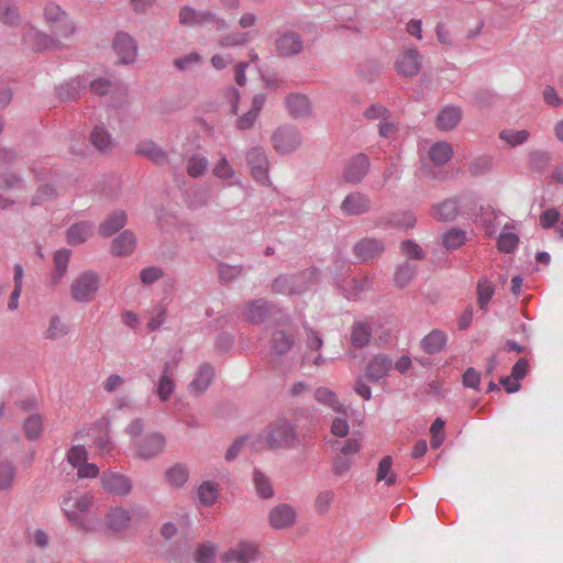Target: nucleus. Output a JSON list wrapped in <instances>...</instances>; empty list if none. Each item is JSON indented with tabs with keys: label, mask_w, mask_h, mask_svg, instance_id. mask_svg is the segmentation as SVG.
<instances>
[{
	"label": "nucleus",
	"mask_w": 563,
	"mask_h": 563,
	"mask_svg": "<svg viewBox=\"0 0 563 563\" xmlns=\"http://www.w3.org/2000/svg\"><path fill=\"white\" fill-rule=\"evenodd\" d=\"M165 437L159 432H153L134 444L136 456L150 460L161 454L165 449Z\"/></svg>",
	"instance_id": "13"
},
{
	"label": "nucleus",
	"mask_w": 563,
	"mask_h": 563,
	"mask_svg": "<svg viewBox=\"0 0 563 563\" xmlns=\"http://www.w3.org/2000/svg\"><path fill=\"white\" fill-rule=\"evenodd\" d=\"M346 287L339 285V288L342 290L343 295L347 299H353L357 297L361 292L368 291L373 287V277L362 276L360 278H352L345 282Z\"/></svg>",
	"instance_id": "34"
},
{
	"label": "nucleus",
	"mask_w": 563,
	"mask_h": 563,
	"mask_svg": "<svg viewBox=\"0 0 563 563\" xmlns=\"http://www.w3.org/2000/svg\"><path fill=\"white\" fill-rule=\"evenodd\" d=\"M60 505L65 516L74 526L84 530L91 529L82 518L92 505V496L89 493L71 490L63 497Z\"/></svg>",
	"instance_id": "1"
},
{
	"label": "nucleus",
	"mask_w": 563,
	"mask_h": 563,
	"mask_svg": "<svg viewBox=\"0 0 563 563\" xmlns=\"http://www.w3.org/2000/svg\"><path fill=\"white\" fill-rule=\"evenodd\" d=\"M146 516L147 512L139 506H131L130 508L117 506L107 512L104 523L112 532L120 533L126 531L132 522H136Z\"/></svg>",
	"instance_id": "4"
},
{
	"label": "nucleus",
	"mask_w": 563,
	"mask_h": 563,
	"mask_svg": "<svg viewBox=\"0 0 563 563\" xmlns=\"http://www.w3.org/2000/svg\"><path fill=\"white\" fill-rule=\"evenodd\" d=\"M459 210L457 201L448 199L434 205L431 209V216L439 221H452L459 214Z\"/></svg>",
	"instance_id": "38"
},
{
	"label": "nucleus",
	"mask_w": 563,
	"mask_h": 563,
	"mask_svg": "<svg viewBox=\"0 0 563 563\" xmlns=\"http://www.w3.org/2000/svg\"><path fill=\"white\" fill-rule=\"evenodd\" d=\"M16 477V467L7 460L0 461V490L8 492L13 487Z\"/></svg>",
	"instance_id": "47"
},
{
	"label": "nucleus",
	"mask_w": 563,
	"mask_h": 563,
	"mask_svg": "<svg viewBox=\"0 0 563 563\" xmlns=\"http://www.w3.org/2000/svg\"><path fill=\"white\" fill-rule=\"evenodd\" d=\"M212 174L218 179L224 181L227 186H242L241 179L238 177L235 169L224 154H220L219 159L212 168Z\"/></svg>",
	"instance_id": "25"
},
{
	"label": "nucleus",
	"mask_w": 563,
	"mask_h": 563,
	"mask_svg": "<svg viewBox=\"0 0 563 563\" xmlns=\"http://www.w3.org/2000/svg\"><path fill=\"white\" fill-rule=\"evenodd\" d=\"M136 153L161 165L167 161L166 152L152 140H142L136 145Z\"/></svg>",
	"instance_id": "31"
},
{
	"label": "nucleus",
	"mask_w": 563,
	"mask_h": 563,
	"mask_svg": "<svg viewBox=\"0 0 563 563\" xmlns=\"http://www.w3.org/2000/svg\"><path fill=\"white\" fill-rule=\"evenodd\" d=\"M453 156V147L445 141L437 142L430 147L429 157L438 166L445 165Z\"/></svg>",
	"instance_id": "41"
},
{
	"label": "nucleus",
	"mask_w": 563,
	"mask_h": 563,
	"mask_svg": "<svg viewBox=\"0 0 563 563\" xmlns=\"http://www.w3.org/2000/svg\"><path fill=\"white\" fill-rule=\"evenodd\" d=\"M334 500V493L331 489H324L318 493L314 499V508L318 514L324 515L329 511Z\"/></svg>",
	"instance_id": "58"
},
{
	"label": "nucleus",
	"mask_w": 563,
	"mask_h": 563,
	"mask_svg": "<svg viewBox=\"0 0 563 563\" xmlns=\"http://www.w3.org/2000/svg\"><path fill=\"white\" fill-rule=\"evenodd\" d=\"M493 168V157L483 155L476 157L468 166V172L472 176H483Z\"/></svg>",
	"instance_id": "56"
},
{
	"label": "nucleus",
	"mask_w": 563,
	"mask_h": 563,
	"mask_svg": "<svg viewBox=\"0 0 563 563\" xmlns=\"http://www.w3.org/2000/svg\"><path fill=\"white\" fill-rule=\"evenodd\" d=\"M317 272L307 269L298 274L280 275L274 279L272 289L275 294L292 296L308 290L316 282Z\"/></svg>",
	"instance_id": "2"
},
{
	"label": "nucleus",
	"mask_w": 563,
	"mask_h": 563,
	"mask_svg": "<svg viewBox=\"0 0 563 563\" xmlns=\"http://www.w3.org/2000/svg\"><path fill=\"white\" fill-rule=\"evenodd\" d=\"M297 515L294 506L282 503L269 510L268 523L275 530L288 529L296 523Z\"/></svg>",
	"instance_id": "12"
},
{
	"label": "nucleus",
	"mask_w": 563,
	"mask_h": 563,
	"mask_svg": "<svg viewBox=\"0 0 563 563\" xmlns=\"http://www.w3.org/2000/svg\"><path fill=\"white\" fill-rule=\"evenodd\" d=\"M269 449L292 446L297 440L294 424L287 419L279 418L272 422L263 433Z\"/></svg>",
	"instance_id": "6"
},
{
	"label": "nucleus",
	"mask_w": 563,
	"mask_h": 563,
	"mask_svg": "<svg viewBox=\"0 0 563 563\" xmlns=\"http://www.w3.org/2000/svg\"><path fill=\"white\" fill-rule=\"evenodd\" d=\"M462 109L456 106H445L437 117V126L441 131H452L462 120Z\"/></svg>",
	"instance_id": "26"
},
{
	"label": "nucleus",
	"mask_w": 563,
	"mask_h": 563,
	"mask_svg": "<svg viewBox=\"0 0 563 563\" xmlns=\"http://www.w3.org/2000/svg\"><path fill=\"white\" fill-rule=\"evenodd\" d=\"M418 272L417 263L410 261H404L399 263L394 273V284L398 288H405L408 286L413 278L416 277Z\"/></svg>",
	"instance_id": "32"
},
{
	"label": "nucleus",
	"mask_w": 563,
	"mask_h": 563,
	"mask_svg": "<svg viewBox=\"0 0 563 563\" xmlns=\"http://www.w3.org/2000/svg\"><path fill=\"white\" fill-rule=\"evenodd\" d=\"M43 15L49 26L51 33L58 36L60 40H67L75 34V22L57 3L47 2L44 5Z\"/></svg>",
	"instance_id": "3"
},
{
	"label": "nucleus",
	"mask_w": 563,
	"mask_h": 563,
	"mask_svg": "<svg viewBox=\"0 0 563 563\" xmlns=\"http://www.w3.org/2000/svg\"><path fill=\"white\" fill-rule=\"evenodd\" d=\"M372 338V328L366 322H354L351 333V343L354 347L362 349L368 344Z\"/></svg>",
	"instance_id": "43"
},
{
	"label": "nucleus",
	"mask_w": 563,
	"mask_h": 563,
	"mask_svg": "<svg viewBox=\"0 0 563 563\" xmlns=\"http://www.w3.org/2000/svg\"><path fill=\"white\" fill-rule=\"evenodd\" d=\"M126 223V214L122 210L114 211L99 225V233L102 236H111L121 230Z\"/></svg>",
	"instance_id": "37"
},
{
	"label": "nucleus",
	"mask_w": 563,
	"mask_h": 563,
	"mask_svg": "<svg viewBox=\"0 0 563 563\" xmlns=\"http://www.w3.org/2000/svg\"><path fill=\"white\" fill-rule=\"evenodd\" d=\"M253 484L261 498L268 499L274 496V489L269 478L257 468L253 471Z\"/></svg>",
	"instance_id": "46"
},
{
	"label": "nucleus",
	"mask_w": 563,
	"mask_h": 563,
	"mask_svg": "<svg viewBox=\"0 0 563 563\" xmlns=\"http://www.w3.org/2000/svg\"><path fill=\"white\" fill-rule=\"evenodd\" d=\"M176 388L173 376L161 375L157 385H156V394L161 401H167L172 395L174 394Z\"/></svg>",
	"instance_id": "55"
},
{
	"label": "nucleus",
	"mask_w": 563,
	"mask_h": 563,
	"mask_svg": "<svg viewBox=\"0 0 563 563\" xmlns=\"http://www.w3.org/2000/svg\"><path fill=\"white\" fill-rule=\"evenodd\" d=\"M217 553V545L212 542L201 544L195 552L196 563H212Z\"/></svg>",
	"instance_id": "60"
},
{
	"label": "nucleus",
	"mask_w": 563,
	"mask_h": 563,
	"mask_svg": "<svg viewBox=\"0 0 563 563\" xmlns=\"http://www.w3.org/2000/svg\"><path fill=\"white\" fill-rule=\"evenodd\" d=\"M165 477L170 486L181 487L188 481V467L185 464L176 463L166 470Z\"/></svg>",
	"instance_id": "44"
},
{
	"label": "nucleus",
	"mask_w": 563,
	"mask_h": 563,
	"mask_svg": "<svg viewBox=\"0 0 563 563\" xmlns=\"http://www.w3.org/2000/svg\"><path fill=\"white\" fill-rule=\"evenodd\" d=\"M251 40L250 32H233L222 37L219 45L222 47L245 45Z\"/></svg>",
	"instance_id": "62"
},
{
	"label": "nucleus",
	"mask_w": 563,
	"mask_h": 563,
	"mask_svg": "<svg viewBox=\"0 0 563 563\" xmlns=\"http://www.w3.org/2000/svg\"><path fill=\"white\" fill-rule=\"evenodd\" d=\"M197 493H198L199 501L201 504H203L206 506H211L218 499L219 488L216 483L206 481L198 487Z\"/></svg>",
	"instance_id": "51"
},
{
	"label": "nucleus",
	"mask_w": 563,
	"mask_h": 563,
	"mask_svg": "<svg viewBox=\"0 0 563 563\" xmlns=\"http://www.w3.org/2000/svg\"><path fill=\"white\" fill-rule=\"evenodd\" d=\"M136 246V238L133 232L125 230L112 241L111 251L115 256L131 254Z\"/></svg>",
	"instance_id": "36"
},
{
	"label": "nucleus",
	"mask_w": 563,
	"mask_h": 563,
	"mask_svg": "<svg viewBox=\"0 0 563 563\" xmlns=\"http://www.w3.org/2000/svg\"><path fill=\"white\" fill-rule=\"evenodd\" d=\"M288 113L296 119L307 118L311 114L312 106L309 98L301 93H290L285 99Z\"/></svg>",
	"instance_id": "24"
},
{
	"label": "nucleus",
	"mask_w": 563,
	"mask_h": 563,
	"mask_svg": "<svg viewBox=\"0 0 563 563\" xmlns=\"http://www.w3.org/2000/svg\"><path fill=\"white\" fill-rule=\"evenodd\" d=\"M71 252L67 249L57 250L54 254V273L52 275L53 284L59 283V280L66 275L68 263Z\"/></svg>",
	"instance_id": "42"
},
{
	"label": "nucleus",
	"mask_w": 563,
	"mask_h": 563,
	"mask_svg": "<svg viewBox=\"0 0 563 563\" xmlns=\"http://www.w3.org/2000/svg\"><path fill=\"white\" fill-rule=\"evenodd\" d=\"M213 376V367L209 364H202L189 384V393L196 396L205 393L210 386Z\"/></svg>",
	"instance_id": "27"
},
{
	"label": "nucleus",
	"mask_w": 563,
	"mask_h": 563,
	"mask_svg": "<svg viewBox=\"0 0 563 563\" xmlns=\"http://www.w3.org/2000/svg\"><path fill=\"white\" fill-rule=\"evenodd\" d=\"M400 252L405 261H422L426 258L424 250L413 240H405L400 243Z\"/></svg>",
	"instance_id": "53"
},
{
	"label": "nucleus",
	"mask_w": 563,
	"mask_h": 563,
	"mask_svg": "<svg viewBox=\"0 0 563 563\" xmlns=\"http://www.w3.org/2000/svg\"><path fill=\"white\" fill-rule=\"evenodd\" d=\"M209 161L202 154H194L187 161V173L192 178L201 177L208 169Z\"/></svg>",
	"instance_id": "49"
},
{
	"label": "nucleus",
	"mask_w": 563,
	"mask_h": 563,
	"mask_svg": "<svg viewBox=\"0 0 563 563\" xmlns=\"http://www.w3.org/2000/svg\"><path fill=\"white\" fill-rule=\"evenodd\" d=\"M179 23L184 26H196L212 23L218 30L228 29L225 20L218 18L211 11H198L190 5H185L179 11Z\"/></svg>",
	"instance_id": "8"
},
{
	"label": "nucleus",
	"mask_w": 563,
	"mask_h": 563,
	"mask_svg": "<svg viewBox=\"0 0 563 563\" xmlns=\"http://www.w3.org/2000/svg\"><path fill=\"white\" fill-rule=\"evenodd\" d=\"M369 166V159L365 154H356L346 164L343 178L350 184H358L367 175Z\"/></svg>",
	"instance_id": "17"
},
{
	"label": "nucleus",
	"mask_w": 563,
	"mask_h": 563,
	"mask_svg": "<svg viewBox=\"0 0 563 563\" xmlns=\"http://www.w3.org/2000/svg\"><path fill=\"white\" fill-rule=\"evenodd\" d=\"M448 343V335L444 331L433 329L420 341L421 349L427 354H437L443 351Z\"/></svg>",
	"instance_id": "28"
},
{
	"label": "nucleus",
	"mask_w": 563,
	"mask_h": 563,
	"mask_svg": "<svg viewBox=\"0 0 563 563\" xmlns=\"http://www.w3.org/2000/svg\"><path fill=\"white\" fill-rule=\"evenodd\" d=\"M384 252V242L375 238H364L353 246V253L361 262H368L379 257Z\"/></svg>",
	"instance_id": "18"
},
{
	"label": "nucleus",
	"mask_w": 563,
	"mask_h": 563,
	"mask_svg": "<svg viewBox=\"0 0 563 563\" xmlns=\"http://www.w3.org/2000/svg\"><path fill=\"white\" fill-rule=\"evenodd\" d=\"M519 243V236L515 232L512 223H506L497 239V247L501 253H514Z\"/></svg>",
	"instance_id": "35"
},
{
	"label": "nucleus",
	"mask_w": 563,
	"mask_h": 563,
	"mask_svg": "<svg viewBox=\"0 0 563 563\" xmlns=\"http://www.w3.org/2000/svg\"><path fill=\"white\" fill-rule=\"evenodd\" d=\"M396 69L406 77L416 76L421 69V57L416 48H408L396 60Z\"/></svg>",
	"instance_id": "22"
},
{
	"label": "nucleus",
	"mask_w": 563,
	"mask_h": 563,
	"mask_svg": "<svg viewBox=\"0 0 563 563\" xmlns=\"http://www.w3.org/2000/svg\"><path fill=\"white\" fill-rule=\"evenodd\" d=\"M148 312L151 313V317L147 322V329L150 331H155L165 323L166 308L163 305H157Z\"/></svg>",
	"instance_id": "63"
},
{
	"label": "nucleus",
	"mask_w": 563,
	"mask_h": 563,
	"mask_svg": "<svg viewBox=\"0 0 563 563\" xmlns=\"http://www.w3.org/2000/svg\"><path fill=\"white\" fill-rule=\"evenodd\" d=\"M69 333L68 324L58 314L49 317L47 327L43 331V338L48 341H57L64 339Z\"/></svg>",
	"instance_id": "33"
},
{
	"label": "nucleus",
	"mask_w": 563,
	"mask_h": 563,
	"mask_svg": "<svg viewBox=\"0 0 563 563\" xmlns=\"http://www.w3.org/2000/svg\"><path fill=\"white\" fill-rule=\"evenodd\" d=\"M244 268L241 265H229L221 263L218 268L219 277L224 283H231L243 275Z\"/></svg>",
	"instance_id": "57"
},
{
	"label": "nucleus",
	"mask_w": 563,
	"mask_h": 563,
	"mask_svg": "<svg viewBox=\"0 0 563 563\" xmlns=\"http://www.w3.org/2000/svg\"><path fill=\"white\" fill-rule=\"evenodd\" d=\"M95 224L90 221L74 223L67 230V242L70 245H79L86 242L93 233Z\"/></svg>",
	"instance_id": "30"
},
{
	"label": "nucleus",
	"mask_w": 563,
	"mask_h": 563,
	"mask_svg": "<svg viewBox=\"0 0 563 563\" xmlns=\"http://www.w3.org/2000/svg\"><path fill=\"white\" fill-rule=\"evenodd\" d=\"M258 558V547L253 542L241 541L221 554L223 563H253Z\"/></svg>",
	"instance_id": "10"
},
{
	"label": "nucleus",
	"mask_w": 563,
	"mask_h": 563,
	"mask_svg": "<svg viewBox=\"0 0 563 563\" xmlns=\"http://www.w3.org/2000/svg\"><path fill=\"white\" fill-rule=\"evenodd\" d=\"M246 162L251 168L253 178L262 185H267L269 183V162L265 150L260 146L252 147L246 152Z\"/></svg>",
	"instance_id": "9"
},
{
	"label": "nucleus",
	"mask_w": 563,
	"mask_h": 563,
	"mask_svg": "<svg viewBox=\"0 0 563 563\" xmlns=\"http://www.w3.org/2000/svg\"><path fill=\"white\" fill-rule=\"evenodd\" d=\"M393 459L389 455L384 456L377 467L376 479L385 482L386 485L391 486L397 483V474L393 471Z\"/></svg>",
	"instance_id": "45"
},
{
	"label": "nucleus",
	"mask_w": 563,
	"mask_h": 563,
	"mask_svg": "<svg viewBox=\"0 0 563 563\" xmlns=\"http://www.w3.org/2000/svg\"><path fill=\"white\" fill-rule=\"evenodd\" d=\"M275 306L268 303L264 299H255L245 305V319L254 324L263 323L273 312Z\"/></svg>",
	"instance_id": "23"
},
{
	"label": "nucleus",
	"mask_w": 563,
	"mask_h": 563,
	"mask_svg": "<svg viewBox=\"0 0 563 563\" xmlns=\"http://www.w3.org/2000/svg\"><path fill=\"white\" fill-rule=\"evenodd\" d=\"M23 42L33 51L43 52L48 49H60L64 47L62 40L54 34H46L44 32L34 30L23 35Z\"/></svg>",
	"instance_id": "15"
},
{
	"label": "nucleus",
	"mask_w": 563,
	"mask_h": 563,
	"mask_svg": "<svg viewBox=\"0 0 563 563\" xmlns=\"http://www.w3.org/2000/svg\"><path fill=\"white\" fill-rule=\"evenodd\" d=\"M466 240V232L464 230L453 228L443 234L442 244L448 251H451L463 246Z\"/></svg>",
	"instance_id": "50"
},
{
	"label": "nucleus",
	"mask_w": 563,
	"mask_h": 563,
	"mask_svg": "<svg viewBox=\"0 0 563 563\" xmlns=\"http://www.w3.org/2000/svg\"><path fill=\"white\" fill-rule=\"evenodd\" d=\"M303 41L301 36L292 31L280 33L275 40V49L282 57H291L301 53Z\"/></svg>",
	"instance_id": "16"
},
{
	"label": "nucleus",
	"mask_w": 563,
	"mask_h": 563,
	"mask_svg": "<svg viewBox=\"0 0 563 563\" xmlns=\"http://www.w3.org/2000/svg\"><path fill=\"white\" fill-rule=\"evenodd\" d=\"M271 142L277 154L289 155L301 146L302 137L298 128L284 124L273 131Z\"/></svg>",
	"instance_id": "7"
},
{
	"label": "nucleus",
	"mask_w": 563,
	"mask_h": 563,
	"mask_svg": "<svg viewBox=\"0 0 563 563\" xmlns=\"http://www.w3.org/2000/svg\"><path fill=\"white\" fill-rule=\"evenodd\" d=\"M101 277L97 272L86 271L75 277L70 285L71 298L79 303L91 302L100 288Z\"/></svg>",
	"instance_id": "5"
},
{
	"label": "nucleus",
	"mask_w": 563,
	"mask_h": 563,
	"mask_svg": "<svg viewBox=\"0 0 563 563\" xmlns=\"http://www.w3.org/2000/svg\"><path fill=\"white\" fill-rule=\"evenodd\" d=\"M371 199L363 192L349 194L341 202V211L344 216H360L371 210Z\"/></svg>",
	"instance_id": "19"
},
{
	"label": "nucleus",
	"mask_w": 563,
	"mask_h": 563,
	"mask_svg": "<svg viewBox=\"0 0 563 563\" xmlns=\"http://www.w3.org/2000/svg\"><path fill=\"white\" fill-rule=\"evenodd\" d=\"M445 421L441 418H437L430 428L431 433V448L439 449L444 441V429Z\"/></svg>",
	"instance_id": "64"
},
{
	"label": "nucleus",
	"mask_w": 563,
	"mask_h": 563,
	"mask_svg": "<svg viewBox=\"0 0 563 563\" xmlns=\"http://www.w3.org/2000/svg\"><path fill=\"white\" fill-rule=\"evenodd\" d=\"M314 398L318 402L328 406L333 411L341 412L343 411V406L339 401L334 391L330 390L327 387H319L314 391Z\"/></svg>",
	"instance_id": "48"
},
{
	"label": "nucleus",
	"mask_w": 563,
	"mask_h": 563,
	"mask_svg": "<svg viewBox=\"0 0 563 563\" xmlns=\"http://www.w3.org/2000/svg\"><path fill=\"white\" fill-rule=\"evenodd\" d=\"M92 145L100 152H107L114 145V141L103 124H97L90 134Z\"/></svg>",
	"instance_id": "40"
},
{
	"label": "nucleus",
	"mask_w": 563,
	"mask_h": 563,
	"mask_svg": "<svg viewBox=\"0 0 563 563\" xmlns=\"http://www.w3.org/2000/svg\"><path fill=\"white\" fill-rule=\"evenodd\" d=\"M86 88V80L77 77L69 79L56 87V95L62 101H70L78 98Z\"/></svg>",
	"instance_id": "29"
},
{
	"label": "nucleus",
	"mask_w": 563,
	"mask_h": 563,
	"mask_svg": "<svg viewBox=\"0 0 563 563\" xmlns=\"http://www.w3.org/2000/svg\"><path fill=\"white\" fill-rule=\"evenodd\" d=\"M499 137L510 146H517L523 144L529 139V132L527 130H503L499 133Z\"/></svg>",
	"instance_id": "59"
},
{
	"label": "nucleus",
	"mask_w": 563,
	"mask_h": 563,
	"mask_svg": "<svg viewBox=\"0 0 563 563\" xmlns=\"http://www.w3.org/2000/svg\"><path fill=\"white\" fill-rule=\"evenodd\" d=\"M24 433L29 440H36L43 431V419L40 415H31L24 420Z\"/></svg>",
	"instance_id": "54"
},
{
	"label": "nucleus",
	"mask_w": 563,
	"mask_h": 563,
	"mask_svg": "<svg viewBox=\"0 0 563 563\" xmlns=\"http://www.w3.org/2000/svg\"><path fill=\"white\" fill-rule=\"evenodd\" d=\"M101 486L106 492L118 496L128 495L132 488L129 477L114 472L102 474Z\"/></svg>",
	"instance_id": "20"
},
{
	"label": "nucleus",
	"mask_w": 563,
	"mask_h": 563,
	"mask_svg": "<svg viewBox=\"0 0 563 563\" xmlns=\"http://www.w3.org/2000/svg\"><path fill=\"white\" fill-rule=\"evenodd\" d=\"M393 360L386 354H376L367 363L365 376L372 383H377L391 369Z\"/></svg>",
	"instance_id": "21"
},
{
	"label": "nucleus",
	"mask_w": 563,
	"mask_h": 563,
	"mask_svg": "<svg viewBox=\"0 0 563 563\" xmlns=\"http://www.w3.org/2000/svg\"><path fill=\"white\" fill-rule=\"evenodd\" d=\"M296 342L295 335L285 330H275L272 332L268 342V356L271 362H277L280 357L287 355Z\"/></svg>",
	"instance_id": "11"
},
{
	"label": "nucleus",
	"mask_w": 563,
	"mask_h": 563,
	"mask_svg": "<svg viewBox=\"0 0 563 563\" xmlns=\"http://www.w3.org/2000/svg\"><path fill=\"white\" fill-rule=\"evenodd\" d=\"M495 292L494 285L483 277L477 283V302L482 310H485Z\"/></svg>",
	"instance_id": "52"
},
{
	"label": "nucleus",
	"mask_w": 563,
	"mask_h": 563,
	"mask_svg": "<svg viewBox=\"0 0 563 563\" xmlns=\"http://www.w3.org/2000/svg\"><path fill=\"white\" fill-rule=\"evenodd\" d=\"M21 21V14L14 0H0V22L16 27Z\"/></svg>",
	"instance_id": "39"
},
{
	"label": "nucleus",
	"mask_w": 563,
	"mask_h": 563,
	"mask_svg": "<svg viewBox=\"0 0 563 563\" xmlns=\"http://www.w3.org/2000/svg\"><path fill=\"white\" fill-rule=\"evenodd\" d=\"M113 49L119 57V63L129 65L134 63L137 56V45L134 38L125 33L118 32L113 40Z\"/></svg>",
	"instance_id": "14"
},
{
	"label": "nucleus",
	"mask_w": 563,
	"mask_h": 563,
	"mask_svg": "<svg viewBox=\"0 0 563 563\" xmlns=\"http://www.w3.org/2000/svg\"><path fill=\"white\" fill-rule=\"evenodd\" d=\"M550 161V154L544 151H533L529 154V167L534 172H542Z\"/></svg>",
	"instance_id": "61"
}]
</instances>
